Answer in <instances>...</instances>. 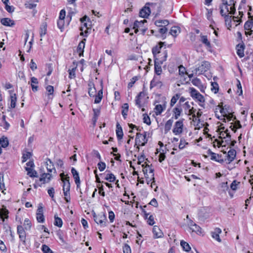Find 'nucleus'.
Masks as SVG:
<instances>
[{
  "label": "nucleus",
  "instance_id": "15",
  "mask_svg": "<svg viewBox=\"0 0 253 253\" xmlns=\"http://www.w3.org/2000/svg\"><path fill=\"white\" fill-rule=\"evenodd\" d=\"M52 175L49 173H43L41 175L40 181L42 182L43 184L48 183L51 178Z\"/></svg>",
  "mask_w": 253,
  "mask_h": 253
},
{
  "label": "nucleus",
  "instance_id": "46",
  "mask_svg": "<svg viewBox=\"0 0 253 253\" xmlns=\"http://www.w3.org/2000/svg\"><path fill=\"white\" fill-rule=\"evenodd\" d=\"M191 82L193 85L198 86L200 88L201 87H203L201 80L197 78L193 79Z\"/></svg>",
  "mask_w": 253,
  "mask_h": 253
},
{
  "label": "nucleus",
  "instance_id": "60",
  "mask_svg": "<svg viewBox=\"0 0 253 253\" xmlns=\"http://www.w3.org/2000/svg\"><path fill=\"white\" fill-rule=\"evenodd\" d=\"M124 253H131V249L127 244H125L123 248Z\"/></svg>",
  "mask_w": 253,
  "mask_h": 253
},
{
  "label": "nucleus",
  "instance_id": "12",
  "mask_svg": "<svg viewBox=\"0 0 253 253\" xmlns=\"http://www.w3.org/2000/svg\"><path fill=\"white\" fill-rule=\"evenodd\" d=\"M96 92L94 84L92 82L88 83V93L90 97H94Z\"/></svg>",
  "mask_w": 253,
  "mask_h": 253
},
{
  "label": "nucleus",
  "instance_id": "34",
  "mask_svg": "<svg viewBox=\"0 0 253 253\" xmlns=\"http://www.w3.org/2000/svg\"><path fill=\"white\" fill-rule=\"evenodd\" d=\"M190 229L192 231V232H195L197 234H201L202 233V228L196 223L194 224L192 227H191Z\"/></svg>",
  "mask_w": 253,
  "mask_h": 253
},
{
  "label": "nucleus",
  "instance_id": "44",
  "mask_svg": "<svg viewBox=\"0 0 253 253\" xmlns=\"http://www.w3.org/2000/svg\"><path fill=\"white\" fill-rule=\"evenodd\" d=\"M54 224L59 227H61L62 226L63 222L61 218L58 217L57 215H54Z\"/></svg>",
  "mask_w": 253,
  "mask_h": 253
},
{
  "label": "nucleus",
  "instance_id": "56",
  "mask_svg": "<svg viewBox=\"0 0 253 253\" xmlns=\"http://www.w3.org/2000/svg\"><path fill=\"white\" fill-rule=\"evenodd\" d=\"M225 134H226V137H228L229 138L231 137V135L230 133L228 132V130L227 129L225 131H221L220 133L219 137L221 138H225V136H224Z\"/></svg>",
  "mask_w": 253,
  "mask_h": 253
},
{
  "label": "nucleus",
  "instance_id": "47",
  "mask_svg": "<svg viewBox=\"0 0 253 253\" xmlns=\"http://www.w3.org/2000/svg\"><path fill=\"white\" fill-rule=\"evenodd\" d=\"M104 179L110 182H113L115 180L116 177L113 173H109L106 174Z\"/></svg>",
  "mask_w": 253,
  "mask_h": 253
},
{
  "label": "nucleus",
  "instance_id": "22",
  "mask_svg": "<svg viewBox=\"0 0 253 253\" xmlns=\"http://www.w3.org/2000/svg\"><path fill=\"white\" fill-rule=\"evenodd\" d=\"M9 92L10 94V107L11 108H14L16 106L17 101L16 95L11 90L9 91Z\"/></svg>",
  "mask_w": 253,
  "mask_h": 253
},
{
  "label": "nucleus",
  "instance_id": "8",
  "mask_svg": "<svg viewBox=\"0 0 253 253\" xmlns=\"http://www.w3.org/2000/svg\"><path fill=\"white\" fill-rule=\"evenodd\" d=\"M93 218L95 222L97 224H100L101 226L102 227L106 226L107 218L105 214L96 215L94 213Z\"/></svg>",
  "mask_w": 253,
  "mask_h": 253
},
{
  "label": "nucleus",
  "instance_id": "48",
  "mask_svg": "<svg viewBox=\"0 0 253 253\" xmlns=\"http://www.w3.org/2000/svg\"><path fill=\"white\" fill-rule=\"evenodd\" d=\"M180 97L179 94H175L171 99L170 105L171 107L173 106L177 102V101L179 99Z\"/></svg>",
  "mask_w": 253,
  "mask_h": 253
},
{
  "label": "nucleus",
  "instance_id": "49",
  "mask_svg": "<svg viewBox=\"0 0 253 253\" xmlns=\"http://www.w3.org/2000/svg\"><path fill=\"white\" fill-rule=\"evenodd\" d=\"M142 94V92H140L137 96L136 97L135 99V104L139 107L141 108L142 107V105L141 104V101H140V97L141 96Z\"/></svg>",
  "mask_w": 253,
  "mask_h": 253
},
{
  "label": "nucleus",
  "instance_id": "24",
  "mask_svg": "<svg viewBox=\"0 0 253 253\" xmlns=\"http://www.w3.org/2000/svg\"><path fill=\"white\" fill-rule=\"evenodd\" d=\"M236 156V152L234 149H230L228 152L227 156V159L229 161V163L232 162Z\"/></svg>",
  "mask_w": 253,
  "mask_h": 253
},
{
  "label": "nucleus",
  "instance_id": "30",
  "mask_svg": "<svg viewBox=\"0 0 253 253\" xmlns=\"http://www.w3.org/2000/svg\"><path fill=\"white\" fill-rule=\"evenodd\" d=\"M0 145L3 148L7 147L9 145V141L8 138L4 136L0 138Z\"/></svg>",
  "mask_w": 253,
  "mask_h": 253
},
{
  "label": "nucleus",
  "instance_id": "29",
  "mask_svg": "<svg viewBox=\"0 0 253 253\" xmlns=\"http://www.w3.org/2000/svg\"><path fill=\"white\" fill-rule=\"evenodd\" d=\"M165 105H162L161 104H158L156 105L154 110L156 115H160L162 112L165 109Z\"/></svg>",
  "mask_w": 253,
  "mask_h": 253
},
{
  "label": "nucleus",
  "instance_id": "51",
  "mask_svg": "<svg viewBox=\"0 0 253 253\" xmlns=\"http://www.w3.org/2000/svg\"><path fill=\"white\" fill-rule=\"evenodd\" d=\"M93 111L94 114L93 119L94 122L95 123L98 119V116H99L100 111L98 109H93Z\"/></svg>",
  "mask_w": 253,
  "mask_h": 253
},
{
  "label": "nucleus",
  "instance_id": "23",
  "mask_svg": "<svg viewBox=\"0 0 253 253\" xmlns=\"http://www.w3.org/2000/svg\"><path fill=\"white\" fill-rule=\"evenodd\" d=\"M69 176H66V179L63 180V191H70V183L69 181Z\"/></svg>",
  "mask_w": 253,
  "mask_h": 253
},
{
  "label": "nucleus",
  "instance_id": "62",
  "mask_svg": "<svg viewBox=\"0 0 253 253\" xmlns=\"http://www.w3.org/2000/svg\"><path fill=\"white\" fill-rule=\"evenodd\" d=\"M147 223L150 225H153L155 224L154 218L152 215H150L148 218L147 220Z\"/></svg>",
  "mask_w": 253,
  "mask_h": 253
},
{
  "label": "nucleus",
  "instance_id": "26",
  "mask_svg": "<svg viewBox=\"0 0 253 253\" xmlns=\"http://www.w3.org/2000/svg\"><path fill=\"white\" fill-rule=\"evenodd\" d=\"M31 85L32 90L34 92L37 91L38 89V86H37L35 84H37L39 83L38 79L34 77H32L31 79Z\"/></svg>",
  "mask_w": 253,
  "mask_h": 253
},
{
  "label": "nucleus",
  "instance_id": "64",
  "mask_svg": "<svg viewBox=\"0 0 253 253\" xmlns=\"http://www.w3.org/2000/svg\"><path fill=\"white\" fill-rule=\"evenodd\" d=\"M239 184V182H237L236 180H234L231 183L230 187L233 190H236L237 189V185Z\"/></svg>",
  "mask_w": 253,
  "mask_h": 253
},
{
  "label": "nucleus",
  "instance_id": "25",
  "mask_svg": "<svg viewBox=\"0 0 253 253\" xmlns=\"http://www.w3.org/2000/svg\"><path fill=\"white\" fill-rule=\"evenodd\" d=\"M1 23L4 26L12 27L14 25V22L8 18H3L0 20Z\"/></svg>",
  "mask_w": 253,
  "mask_h": 253
},
{
  "label": "nucleus",
  "instance_id": "2",
  "mask_svg": "<svg viewBox=\"0 0 253 253\" xmlns=\"http://www.w3.org/2000/svg\"><path fill=\"white\" fill-rule=\"evenodd\" d=\"M163 57L160 59L155 58L154 60L155 72L158 76L160 75L162 72L161 65L167 60L168 54L166 50L165 51Z\"/></svg>",
  "mask_w": 253,
  "mask_h": 253
},
{
  "label": "nucleus",
  "instance_id": "19",
  "mask_svg": "<svg viewBox=\"0 0 253 253\" xmlns=\"http://www.w3.org/2000/svg\"><path fill=\"white\" fill-rule=\"evenodd\" d=\"M86 39H84L78 44L77 47V52L79 53L80 56L83 55L84 48L85 46Z\"/></svg>",
  "mask_w": 253,
  "mask_h": 253
},
{
  "label": "nucleus",
  "instance_id": "5",
  "mask_svg": "<svg viewBox=\"0 0 253 253\" xmlns=\"http://www.w3.org/2000/svg\"><path fill=\"white\" fill-rule=\"evenodd\" d=\"M210 63L208 61H204L201 62V65L196 68V73L198 72L199 74H202L207 71L210 69Z\"/></svg>",
  "mask_w": 253,
  "mask_h": 253
},
{
  "label": "nucleus",
  "instance_id": "14",
  "mask_svg": "<svg viewBox=\"0 0 253 253\" xmlns=\"http://www.w3.org/2000/svg\"><path fill=\"white\" fill-rule=\"evenodd\" d=\"M201 37V42L206 46L207 48L211 51V45L210 41L208 39V37L207 36L204 35H200Z\"/></svg>",
  "mask_w": 253,
  "mask_h": 253
},
{
  "label": "nucleus",
  "instance_id": "6",
  "mask_svg": "<svg viewBox=\"0 0 253 253\" xmlns=\"http://www.w3.org/2000/svg\"><path fill=\"white\" fill-rule=\"evenodd\" d=\"M190 95L194 99H196L197 101L201 103H204L205 102V98L203 95L199 93L194 88H190Z\"/></svg>",
  "mask_w": 253,
  "mask_h": 253
},
{
  "label": "nucleus",
  "instance_id": "38",
  "mask_svg": "<svg viewBox=\"0 0 253 253\" xmlns=\"http://www.w3.org/2000/svg\"><path fill=\"white\" fill-rule=\"evenodd\" d=\"M80 21L82 23H84V26L86 27V29H88L90 28V25H88L87 23L86 22V21L90 22V19L88 17L85 15L80 19Z\"/></svg>",
  "mask_w": 253,
  "mask_h": 253
},
{
  "label": "nucleus",
  "instance_id": "11",
  "mask_svg": "<svg viewBox=\"0 0 253 253\" xmlns=\"http://www.w3.org/2000/svg\"><path fill=\"white\" fill-rule=\"evenodd\" d=\"M245 48V45L243 42L242 43H239L236 46V50H237V54L240 57H243L245 55L244 54V49Z\"/></svg>",
  "mask_w": 253,
  "mask_h": 253
},
{
  "label": "nucleus",
  "instance_id": "58",
  "mask_svg": "<svg viewBox=\"0 0 253 253\" xmlns=\"http://www.w3.org/2000/svg\"><path fill=\"white\" fill-rule=\"evenodd\" d=\"M97 166L99 170L102 171L105 169L106 164L104 162H100L98 163Z\"/></svg>",
  "mask_w": 253,
  "mask_h": 253
},
{
  "label": "nucleus",
  "instance_id": "55",
  "mask_svg": "<svg viewBox=\"0 0 253 253\" xmlns=\"http://www.w3.org/2000/svg\"><path fill=\"white\" fill-rule=\"evenodd\" d=\"M253 25V23L251 21H247L244 26V29L245 30H250L252 29Z\"/></svg>",
  "mask_w": 253,
  "mask_h": 253
},
{
  "label": "nucleus",
  "instance_id": "27",
  "mask_svg": "<svg viewBox=\"0 0 253 253\" xmlns=\"http://www.w3.org/2000/svg\"><path fill=\"white\" fill-rule=\"evenodd\" d=\"M26 170L27 171V174L31 177H37V172L36 170H34L33 168L26 167Z\"/></svg>",
  "mask_w": 253,
  "mask_h": 253
},
{
  "label": "nucleus",
  "instance_id": "9",
  "mask_svg": "<svg viewBox=\"0 0 253 253\" xmlns=\"http://www.w3.org/2000/svg\"><path fill=\"white\" fill-rule=\"evenodd\" d=\"M163 86V83L161 81L160 77L158 75L155 76L153 80L151 81L150 87L152 88L154 87L161 88Z\"/></svg>",
  "mask_w": 253,
  "mask_h": 253
},
{
  "label": "nucleus",
  "instance_id": "41",
  "mask_svg": "<svg viewBox=\"0 0 253 253\" xmlns=\"http://www.w3.org/2000/svg\"><path fill=\"white\" fill-rule=\"evenodd\" d=\"M230 127L234 131V132H235L236 131V129L242 127V125H241L239 121H236L235 123L232 124Z\"/></svg>",
  "mask_w": 253,
  "mask_h": 253
},
{
  "label": "nucleus",
  "instance_id": "43",
  "mask_svg": "<svg viewBox=\"0 0 253 253\" xmlns=\"http://www.w3.org/2000/svg\"><path fill=\"white\" fill-rule=\"evenodd\" d=\"M23 226L24 227V228L26 230H30L31 226H32V223L30 220L28 218H25L24 220V222L23 223Z\"/></svg>",
  "mask_w": 253,
  "mask_h": 253
},
{
  "label": "nucleus",
  "instance_id": "3",
  "mask_svg": "<svg viewBox=\"0 0 253 253\" xmlns=\"http://www.w3.org/2000/svg\"><path fill=\"white\" fill-rule=\"evenodd\" d=\"M155 7H157L158 8H160L159 5L156 3H150L149 2L147 3L145 6L140 10L139 12L140 16L144 18H147L151 12L150 9Z\"/></svg>",
  "mask_w": 253,
  "mask_h": 253
},
{
  "label": "nucleus",
  "instance_id": "36",
  "mask_svg": "<svg viewBox=\"0 0 253 253\" xmlns=\"http://www.w3.org/2000/svg\"><path fill=\"white\" fill-rule=\"evenodd\" d=\"M128 107V104L127 103H124L122 107V114L125 119L126 118V116L127 115Z\"/></svg>",
  "mask_w": 253,
  "mask_h": 253
},
{
  "label": "nucleus",
  "instance_id": "20",
  "mask_svg": "<svg viewBox=\"0 0 253 253\" xmlns=\"http://www.w3.org/2000/svg\"><path fill=\"white\" fill-rule=\"evenodd\" d=\"M153 233L154 238H162L163 236V233L157 226H154L153 227Z\"/></svg>",
  "mask_w": 253,
  "mask_h": 253
},
{
  "label": "nucleus",
  "instance_id": "18",
  "mask_svg": "<svg viewBox=\"0 0 253 253\" xmlns=\"http://www.w3.org/2000/svg\"><path fill=\"white\" fill-rule=\"evenodd\" d=\"M116 132L118 139L119 140H121L123 137L124 133L122 127L118 122H117L116 124Z\"/></svg>",
  "mask_w": 253,
  "mask_h": 253
},
{
  "label": "nucleus",
  "instance_id": "57",
  "mask_svg": "<svg viewBox=\"0 0 253 253\" xmlns=\"http://www.w3.org/2000/svg\"><path fill=\"white\" fill-rule=\"evenodd\" d=\"M31 156V153L29 152H27L26 153L23 154L22 156V162H26Z\"/></svg>",
  "mask_w": 253,
  "mask_h": 253
},
{
  "label": "nucleus",
  "instance_id": "42",
  "mask_svg": "<svg viewBox=\"0 0 253 253\" xmlns=\"http://www.w3.org/2000/svg\"><path fill=\"white\" fill-rule=\"evenodd\" d=\"M144 174H146L148 172L152 173V179L154 180V169H153L149 165H147L146 167L143 170Z\"/></svg>",
  "mask_w": 253,
  "mask_h": 253
},
{
  "label": "nucleus",
  "instance_id": "7",
  "mask_svg": "<svg viewBox=\"0 0 253 253\" xmlns=\"http://www.w3.org/2000/svg\"><path fill=\"white\" fill-rule=\"evenodd\" d=\"M147 139L146 138V132H144V134L140 133H137L135 138V144L138 143L139 145L144 146L147 142Z\"/></svg>",
  "mask_w": 253,
  "mask_h": 253
},
{
  "label": "nucleus",
  "instance_id": "59",
  "mask_svg": "<svg viewBox=\"0 0 253 253\" xmlns=\"http://www.w3.org/2000/svg\"><path fill=\"white\" fill-rule=\"evenodd\" d=\"M64 20L63 19H58L57 21V26L61 30V31H62V29L64 28Z\"/></svg>",
  "mask_w": 253,
  "mask_h": 253
},
{
  "label": "nucleus",
  "instance_id": "31",
  "mask_svg": "<svg viewBox=\"0 0 253 253\" xmlns=\"http://www.w3.org/2000/svg\"><path fill=\"white\" fill-rule=\"evenodd\" d=\"M180 32V28L178 27L173 26L170 30L169 34L173 37H176Z\"/></svg>",
  "mask_w": 253,
  "mask_h": 253
},
{
  "label": "nucleus",
  "instance_id": "54",
  "mask_svg": "<svg viewBox=\"0 0 253 253\" xmlns=\"http://www.w3.org/2000/svg\"><path fill=\"white\" fill-rule=\"evenodd\" d=\"M42 250L43 253H53L52 251L46 245H42Z\"/></svg>",
  "mask_w": 253,
  "mask_h": 253
},
{
  "label": "nucleus",
  "instance_id": "13",
  "mask_svg": "<svg viewBox=\"0 0 253 253\" xmlns=\"http://www.w3.org/2000/svg\"><path fill=\"white\" fill-rule=\"evenodd\" d=\"M37 220L38 222L43 223L44 221V217L43 214V209L42 207H39L37 213Z\"/></svg>",
  "mask_w": 253,
  "mask_h": 253
},
{
  "label": "nucleus",
  "instance_id": "33",
  "mask_svg": "<svg viewBox=\"0 0 253 253\" xmlns=\"http://www.w3.org/2000/svg\"><path fill=\"white\" fill-rule=\"evenodd\" d=\"M94 103L98 104L100 103L103 97V91L102 89H100L98 91L97 94L95 95Z\"/></svg>",
  "mask_w": 253,
  "mask_h": 253
},
{
  "label": "nucleus",
  "instance_id": "50",
  "mask_svg": "<svg viewBox=\"0 0 253 253\" xmlns=\"http://www.w3.org/2000/svg\"><path fill=\"white\" fill-rule=\"evenodd\" d=\"M211 85L212 86V87L211 88V90L212 92H213L214 93H216L218 91V84L217 83L215 82H211Z\"/></svg>",
  "mask_w": 253,
  "mask_h": 253
},
{
  "label": "nucleus",
  "instance_id": "52",
  "mask_svg": "<svg viewBox=\"0 0 253 253\" xmlns=\"http://www.w3.org/2000/svg\"><path fill=\"white\" fill-rule=\"evenodd\" d=\"M76 70V67L72 68V69H69L68 70L69 72V78L71 79L75 78L76 77L75 71Z\"/></svg>",
  "mask_w": 253,
  "mask_h": 253
},
{
  "label": "nucleus",
  "instance_id": "16",
  "mask_svg": "<svg viewBox=\"0 0 253 253\" xmlns=\"http://www.w3.org/2000/svg\"><path fill=\"white\" fill-rule=\"evenodd\" d=\"M221 233V230L219 228H215L213 231L211 232L212 237L217 241L218 242H221V240L219 237V234Z\"/></svg>",
  "mask_w": 253,
  "mask_h": 253
},
{
  "label": "nucleus",
  "instance_id": "63",
  "mask_svg": "<svg viewBox=\"0 0 253 253\" xmlns=\"http://www.w3.org/2000/svg\"><path fill=\"white\" fill-rule=\"evenodd\" d=\"M6 10L9 13H12L14 11L15 8L13 6H10L8 4L5 5Z\"/></svg>",
  "mask_w": 253,
  "mask_h": 253
},
{
  "label": "nucleus",
  "instance_id": "28",
  "mask_svg": "<svg viewBox=\"0 0 253 253\" xmlns=\"http://www.w3.org/2000/svg\"><path fill=\"white\" fill-rule=\"evenodd\" d=\"M207 154H208V155L211 156V160H214V161H216V162H220V161L218 159V158L219 157H221V156H219L218 154H216L215 153L212 152L210 149H209L207 151Z\"/></svg>",
  "mask_w": 253,
  "mask_h": 253
},
{
  "label": "nucleus",
  "instance_id": "10",
  "mask_svg": "<svg viewBox=\"0 0 253 253\" xmlns=\"http://www.w3.org/2000/svg\"><path fill=\"white\" fill-rule=\"evenodd\" d=\"M147 21L145 19L141 20L140 21H138L136 20L133 25L132 28L134 29V32L135 33H137L140 30V29L144 27V24L145 23H146Z\"/></svg>",
  "mask_w": 253,
  "mask_h": 253
},
{
  "label": "nucleus",
  "instance_id": "40",
  "mask_svg": "<svg viewBox=\"0 0 253 253\" xmlns=\"http://www.w3.org/2000/svg\"><path fill=\"white\" fill-rule=\"evenodd\" d=\"M46 91L48 92V98L49 99H52V94H53V93L54 92V88H53V86H52V85H47L46 87Z\"/></svg>",
  "mask_w": 253,
  "mask_h": 253
},
{
  "label": "nucleus",
  "instance_id": "39",
  "mask_svg": "<svg viewBox=\"0 0 253 253\" xmlns=\"http://www.w3.org/2000/svg\"><path fill=\"white\" fill-rule=\"evenodd\" d=\"M172 124H173V120L172 119H169L167 121V122L166 123V124L165 125V132H167L171 129Z\"/></svg>",
  "mask_w": 253,
  "mask_h": 253
},
{
  "label": "nucleus",
  "instance_id": "4",
  "mask_svg": "<svg viewBox=\"0 0 253 253\" xmlns=\"http://www.w3.org/2000/svg\"><path fill=\"white\" fill-rule=\"evenodd\" d=\"M184 120V119H182L175 122L172 129V132L175 135H178L182 132Z\"/></svg>",
  "mask_w": 253,
  "mask_h": 253
},
{
  "label": "nucleus",
  "instance_id": "53",
  "mask_svg": "<svg viewBox=\"0 0 253 253\" xmlns=\"http://www.w3.org/2000/svg\"><path fill=\"white\" fill-rule=\"evenodd\" d=\"M19 238L20 239V241L22 242V244L24 246H26V233L23 234H19Z\"/></svg>",
  "mask_w": 253,
  "mask_h": 253
},
{
  "label": "nucleus",
  "instance_id": "32",
  "mask_svg": "<svg viewBox=\"0 0 253 253\" xmlns=\"http://www.w3.org/2000/svg\"><path fill=\"white\" fill-rule=\"evenodd\" d=\"M47 24L46 22L42 23L40 27V36L43 37L46 33Z\"/></svg>",
  "mask_w": 253,
  "mask_h": 253
},
{
  "label": "nucleus",
  "instance_id": "45",
  "mask_svg": "<svg viewBox=\"0 0 253 253\" xmlns=\"http://www.w3.org/2000/svg\"><path fill=\"white\" fill-rule=\"evenodd\" d=\"M181 246L182 247L183 250L186 252H189L191 250V247L189 245L183 240L180 242Z\"/></svg>",
  "mask_w": 253,
  "mask_h": 253
},
{
  "label": "nucleus",
  "instance_id": "37",
  "mask_svg": "<svg viewBox=\"0 0 253 253\" xmlns=\"http://www.w3.org/2000/svg\"><path fill=\"white\" fill-rule=\"evenodd\" d=\"M46 164L47 166V169L48 172H51L52 169L55 170L53 163L49 159H46Z\"/></svg>",
  "mask_w": 253,
  "mask_h": 253
},
{
  "label": "nucleus",
  "instance_id": "21",
  "mask_svg": "<svg viewBox=\"0 0 253 253\" xmlns=\"http://www.w3.org/2000/svg\"><path fill=\"white\" fill-rule=\"evenodd\" d=\"M164 44L165 42H161L152 48V53L155 58H156V55L160 53L161 49Z\"/></svg>",
  "mask_w": 253,
  "mask_h": 253
},
{
  "label": "nucleus",
  "instance_id": "35",
  "mask_svg": "<svg viewBox=\"0 0 253 253\" xmlns=\"http://www.w3.org/2000/svg\"><path fill=\"white\" fill-rule=\"evenodd\" d=\"M169 24V22L167 20H158L155 22V24L158 27H164L167 26Z\"/></svg>",
  "mask_w": 253,
  "mask_h": 253
},
{
  "label": "nucleus",
  "instance_id": "17",
  "mask_svg": "<svg viewBox=\"0 0 253 253\" xmlns=\"http://www.w3.org/2000/svg\"><path fill=\"white\" fill-rule=\"evenodd\" d=\"M173 118L175 119H177L180 116L182 112V110L180 107V105L177 104L175 107L173 109Z\"/></svg>",
  "mask_w": 253,
  "mask_h": 253
},
{
  "label": "nucleus",
  "instance_id": "61",
  "mask_svg": "<svg viewBox=\"0 0 253 253\" xmlns=\"http://www.w3.org/2000/svg\"><path fill=\"white\" fill-rule=\"evenodd\" d=\"M188 144V143L186 142L185 140L181 139L178 147L180 149H182L185 147V145Z\"/></svg>",
  "mask_w": 253,
  "mask_h": 253
},
{
  "label": "nucleus",
  "instance_id": "1",
  "mask_svg": "<svg viewBox=\"0 0 253 253\" xmlns=\"http://www.w3.org/2000/svg\"><path fill=\"white\" fill-rule=\"evenodd\" d=\"M235 2L234 0H222V3L220 5V13L222 16H224L225 20L227 22H231V16L229 14H234L235 12Z\"/></svg>",
  "mask_w": 253,
  "mask_h": 253
}]
</instances>
